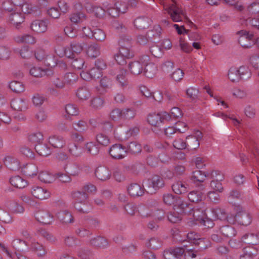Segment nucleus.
Listing matches in <instances>:
<instances>
[{"mask_svg":"<svg viewBox=\"0 0 259 259\" xmlns=\"http://www.w3.org/2000/svg\"><path fill=\"white\" fill-rule=\"evenodd\" d=\"M172 189L175 193L182 194L188 191V185L184 182L178 181L172 185Z\"/></svg>","mask_w":259,"mask_h":259,"instance_id":"a19ab883","label":"nucleus"},{"mask_svg":"<svg viewBox=\"0 0 259 259\" xmlns=\"http://www.w3.org/2000/svg\"><path fill=\"white\" fill-rule=\"evenodd\" d=\"M185 250L182 247H175L165 250L163 252L165 259H178L184 254Z\"/></svg>","mask_w":259,"mask_h":259,"instance_id":"4be33fe9","label":"nucleus"},{"mask_svg":"<svg viewBox=\"0 0 259 259\" xmlns=\"http://www.w3.org/2000/svg\"><path fill=\"white\" fill-rule=\"evenodd\" d=\"M14 40L17 43L34 45L36 42V38L29 34L17 35L14 37Z\"/></svg>","mask_w":259,"mask_h":259,"instance_id":"bb28decb","label":"nucleus"},{"mask_svg":"<svg viewBox=\"0 0 259 259\" xmlns=\"http://www.w3.org/2000/svg\"><path fill=\"white\" fill-rule=\"evenodd\" d=\"M31 75L35 77H42L47 75H49L52 73L51 70L48 69H42L39 67H32L29 70Z\"/></svg>","mask_w":259,"mask_h":259,"instance_id":"473e14b6","label":"nucleus"},{"mask_svg":"<svg viewBox=\"0 0 259 259\" xmlns=\"http://www.w3.org/2000/svg\"><path fill=\"white\" fill-rule=\"evenodd\" d=\"M49 21L47 19L35 20L30 25L31 30L37 33H45L47 31Z\"/></svg>","mask_w":259,"mask_h":259,"instance_id":"a211bd4d","label":"nucleus"},{"mask_svg":"<svg viewBox=\"0 0 259 259\" xmlns=\"http://www.w3.org/2000/svg\"><path fill=\"white\" fill-rule=\"evenodd\" d=\"M56 215L62 223L69 224L74 222L73 216L67 210H60L56 214Z\"/></svg>","mask_w":259,"mask_h":259,"instance_id":"c756f323","label":"nucleus"},{"mask_svg":"<svg viewBox=\"0 0 259 259\" xmlns=\"http://www.w3.org/2000/svg\"><path fill=\"white\" fill-rule=\"evenodd\" d=\"M220 232L225 237L229 238L234 237L236 233L234 228L230 226H225L221 227Z\"/></svg>","mask_w":259,"mask_h":259,"instance_id":"4d7b16f0","label":"nucleus"},{"mask_svg":"<svg viewBox=\"0 0 259 259\" xmlns=\"http://www.w3.org/2000/svg\"><path fill=\"white\" fill-rule=\"evenodd\" d=\"M203 135L201 132L197 131L193 135L188 136L186 138V148L189 150H194L199 146V141L202 139Z\"/></svg>","mask_w":259,"mask_h":259,"instance_id":"2eb2a0df","label":"nucleus"},{"mask_svg":"<svg viewBox=\"0 0 259 259\" xmlns=\"http://www.w3.org/2000/svg\"><path fill=\"white\" fill-rule=\"evenodd\" d=\"M128 194L132 197H139L143 195L144 189L139 184H132L127 188Z\"/></svg>","mask_w":259,"mask_h":259,"instance_id":"72a5a7b5","label":"nucleus"},{"mask_svg":"<svg viewBox=\"0 0 259 259\" xmlns=\"http://www.w3.org/2000/svg\"><path fill=\"white\" fill-rule=\"evenodd\" d=\"M71 196L75 201L74 207L78 212L88 213L92 209L88 201V196L85 192L74 191L71 193Z\"/></svg>","mask_w":259,"mask_h":259,"instance_id":"7ed1b4c3","label":"nucleus"},{"mask_svg":"<svg viewBox=\"0 0 259 259\" xmlns=\"http://www.w3.org/2000/svg\"><path fill=\"white\" fill-rule=\"evenodd\" d=\"M29 250L35 253L39 258H43L47 254V250L46 247L37 241L33 240L31 241L29 245Z\"/></svg>","mask_w":259,"mask_h":259,"instance_id":"6ab92c4d","label":"nucleus"},{"mask_svg":"<svg viewBox=\"0 0 259 259\" xmlns=\"http://www.w3.org/2000/svg\"><path fill=\"white\" fill-rule=\"evenodd\" d=\"M62 168L66 173L70 176H77L79 172L78 165L70 160L64 162L62 164Z\"/></svg>","mask_w":259,"mask_h":259,"instance_id":"b1692460","label":"nucleus"},{"mask_svg":"<svg viewBox=\"0 0 259 259\" xmlns=\"http://www.w3.org/2000/svg\"><path fill=\"white\" fill-rule=\"evenodd\" d=\"M9 181L13 187L19 189H23L27 185V181L19 176L11 177Z\"/></svg>","mask_w":259,"mask_h":259,"instance_id":"f704fd0d","label":"nucleus"},{"mask_svg":"<svg viewBox=\"0 0 259 259\" xmlns=\"http://www.w3.org/2000/svg\"><path fill=\"white\" fill-rule=\"evenodd\" d=\"M140 206L133 202H128L124 205V209L126 213L134 216L139 212Z\"/></svg>","mask_w":259,"mask_h":259,"instance_id":"49530a36","label":"nucleus"},{"mask_svg":"<svg viewBox=\"0 0 259 259\" xmlns=\"http://www.w3.org/2000/svg\"><path fill=\"white\" fill-rule=\"evenodd\" d=\"M30 192L35 198L39 200L47 199L50 197L51 195L48 190L37 186L32 187Z\"/></svg>","mask_w":259,"mask_h":259,"instance_id":"412c9836","label":"nucleus"},{"mask_svg":"<svg viewBox=\"0 0 259 259\" xmlns=\"http://www.w3.org/2000/svg\"><path fill=\"white\" fill-rule=\"evenodd\" d=\"M9 88L14 93H20L25 90L24 84L18 81H12L9 83Z\"/></svg>","mask_w":259,"mask_h":259,"instance_id":"6e6d98bb","label":"nucleus"},{"mask_svg":"<svg viewBox=\"0 0 259 259\" xmlns=\"http://www.w3.org/2000/svg\"><path fill=\"white\" fill-rule=\"evenodd\" d=\"M149 61V57L144 55L137 60L131 62L128 65V69L131 74L137 75L141 74L143 71L144 64Z\"/></svg>","mask_w":259,"mask_h":259,"instance_id":"6e6552de","label":"nucleus"},{"mask_svg":"<svg viewBox=\"0 0 259 259\" xmlns=\"http://www.w3.org/2000/svg\"><path fill=\"white\" fill-rule=\"evenodd\" d=\"M246 244L255 245L259 243V232L256 234H246L241 238Z\"/></svg>","mask_w":259,"mask_h":259,"instance_id":"c9c22d12","label":"nucleus"},{"mask_svg":"<svg viewBox=\"0 0 259 259\" xmlns=\"http://www.w3.org/2000/svg\"><path fill=\"white\" fill-rule=\"evenodd\" d=\"M239 75L238 68L231 67L229 68L228 72V77L232 82H239L240 80Z\"/></svg>","mask_w":259,"mask_h":259,"instance_id":"5fc2aeb1","label":"nucleus"},{"mask_svg":"<svg viewBox=\"0 0 259 259\" xmlns=\"http://www.w3.org/2000/svg\"><path fill=\"white\" fill-rule=\"evenodd\" d=\"M171 3L164 5V11L169 15L174 22H180L185 16V13L181 6L178 5L174 0H171Z\"/></svg>","mask_w":259,"mask_h":259,"instance_id":"20e7f679","label":"nucleus"},{"mask_svg":"<svg viewBox=\"0 0 259 259\" xmlns=\"http://www.w3.org/2000/svg\"><path fill=\"white\" fill-rule=\"evenodd\" d=\"M37 7L33 6L31 4L23 2L18 10L19 11L21 10L23 14H35L37 12Z\"/></svg>","mask_w":259,"mask_h":259,"instance_id":"603ef678","label":"nucleus"},{"mask_svg":"<svg viewBox=\"0 0 259 259\" xmlns=\"http://www.w3.org/2000/svg\"><path fill=\"white\" fill-rule=\"evenodd\" d=\"M96 177L100 180L105 181L109 180L111 176L110 170L106 167H98L95 172Z\"/></svg>","mask_w":259,"mask_h":259,"instance_id":"a878e982","label":"nucleus"},{"mask_svg":"<svg viewBox=\"0 0 259 259\" xmlns=\"http://www.w3.org/2000/svg\"><path fill=\"white\" fill-rule=\"evenodd\" d=\"M144 186L148 193H155L157 190L164 186L163 179L158 176L154 175L144 182Z\"/></svg>","mask_w":259,"mask_h":259,"instance_id":"423d86ee","label":"nucleus"},{"mask_svg":"<svg viewBox=\"0 0 259 259\" xmlns=\"http://www.w3.org/2000/svg\"><path fill=\"white\" fill-rule=\"evenodd\" d=\"M206 178H210V173L206 174L205 172L200 170H197L192 173L191 180L195 183L198 182L200 183L203 182Z\"/></svg>","mask_w":259,"mask_h":259,"instance_id":"ea45409f","label":"nucleus"},{"mask_svg":"<svg viewBox=\"0 0 259 259\" xmlns=\"http://www.w3.org/2000/svg\"><path fill=\"white\" fill-rule=\"evenodd\" d=\"M64 82L68 85L74 84L78 79V76L73 72L66 73L63 76Z\"/></svg>","mask_w":259,"mask_h":259,"instance_id":"864d4df0","label":"nucleus"},{"mask_svg":"<svg viewBox=\"0 0 259 259\" xmlns=\"http://www.w3.org/2000/svg\"><path fill=\"white\" fill-rule=\"evenodd\" d=\"M34 216L37 221L44 224L49 225L54 222L53 215L45 209L37 210L35 212Z\"/></svg>","mask_w":259,"mask_h":259,"instance_id":"dca6fc26","label":"nucleus"},{"mask_svg":"<svg viewBox=\"0 0 259 259\" xmlns=\"http://www.w3.org/2000/svg\"><path fill=\"white\" fill-rule=\"evenodd\" d=\"M104 104V100L100 97H96L90 101V105L94 109H100Z\"/></svg>","mask_w":259,"mask_h":259,"instance_id":"0e129e2a","label":"nucleus"},{"mask_svg":"<svg viewBox=\"0 0 259 259\" xmlns=\"http://www.w3.org/2000/svg\"><path fill=\"white\" fill-rule=\"evenodd\" d=\"M239 35L238 42L243 48H249L256 44L255 39H253V35L245 30H241L237 32Z\"/></svg>","mask_w":259,"mask_h":259,"instance_id":"f8f14e48","label":"nucleus"},{"mask_svg":"<svg viewBox=\"0 0 259 259\" xmlns=\"http://www.w3.org/2000/svg\"><path fill=\"white\" fill-rule=\"evenodd\" d=\"M182 209H181V205H180V212H176L175 211L173 212H170L167 215L168 220L169 222L172 223H179L182 220L181 214L183 213H181V211Z\"/></svg>","mask_w":259,"mask_h":259,"instance_id":"338daca9","label":"nucleus"},{"mask_svg":"<svg viewBox=\"0 0 259 259\" xmlns=\"http://www.w3.org/2000/svg\"><path fill=\"white\" fill-rule=\"evenodd\" d=\"M77 255L81 259H94V254L88 248H80L77 252Z\"/></svg>","mask_w":259,"mask_h":259,"instance_id":"680f3d73","label":"nucleus"},{"mask_svg":"<svg viewBox=\"0 0 259 259\" xmlns=\"http://www.w3.org/2000/svg\"><path fill=\"white\" fill-rule=\"evenodd\" d=\"M245 146L248 150L252 153L257 160H259V149L256 144L252 140H250L245 143Z\"/></svg>","mask_w":259,"mask_h":259,"instance_id":"bf43d9fd","label":"nucleus"},{"mask_svg":"<svg viewBox=\"0 0 259 259\" xmlns=\"http://www.w3.org/2000/svg\"><path fill=\"white\" fill-rule=\"evenodd\" d=\"M103 131L105 134H99L96 136V140L98 143L104 146H108L110 143V139L109 136H113L114 138L118 140H121L123 139L122 132H118L117 128H113L111 123L107 122L103 125Z\"/></svg>","mask_w":259,"mask_h":259,"instance_id":"f03ea898","label":"nucleus"},{"mask_svg":"<svg viewBox=\"0 0 259 259\" xmlns=\"http://www.w3.org/2000/svg\"><path fill=\"white\" fill-rule=\"evenodd\" d=\"M5 207L15 214H23L25 211L23 205L15 200L7 201L5 203Z\"/></svg>","mask_w":259,"mask_h":259,"instance_id":"f3484780","label":"nucleus"},{"mask_svg":"<svg viewBox=\"0 0 259 259\" xmlns=\"http://www.w3.org/2000/svg\"><path fill=\"white\" fill-rule=\"evenodd\" d=\"M170 119L169 114L166 112L152 113L149 114L147 117V121L152 126H159L164 120Z\"/></svg>","mask_w":259,"mask_h":259,"instance_id":"9b49d317","label":"nucleus"},{"mask_svg":"<svg viewBox=\"0 0 259 259\" xmlns=\"http://www.w3.org/2000/svg\"><path fill=\"white\" fill-rule=\"evenodd\" d=\"M111 80L109 78L104 76L100 80L98 90L101 94L104 93L106 92L108 89H109L111 87Z\"/></svg>","mask_w":259,"mask_h":259,"instance_id":"c03bdc74","label":"nucleus"},{"mask_svg":"<svg viewBox=\"0 0 259 259\" xmlns=\"http://www.w3.org/2000/svg\"><path fill=\"white\" fill-rule=\"evenodd\" d=\"M72 127L75 131L82 133L87 130L88 124L87 122L84 120H79L77 121L73 122Z\"/></svg>","mask_w":259,"mask_h":259,"instance_id":"3c124183","label":"nucleus"},{"mask_svg":"<svg viewBox=\"0 0 259 259\" xmlns=\"http://www.w3.org/2000/svg\"><path fill=\"white\" fill-rule=\"evenodd\" d=\"M91 243L96 247L104 248L108 245L107 240L104 237L98 236L92 239Z\"/></svg>","mask_w":259,"mask_h":259,"instance_id":"8fccbe9b","label":"nucleus"},{"mask_svg":"<svg viewBox=\"0 0 259 259\" xmlns=\"http://www.w3.org/2000/svg\"><path fill=\"white\" fill-rule=\"evenodd\" d=\"M227 221L231 224L238 223L243 226H248L250 224L252 218L250 214L247 212L243 210L242 208H239L234 218L228 217Z\"/></svg>","mask_w":259,"mask_h":259,"instance_id":"39448f33","label":"nucleus"},{"mask_svg":"<svg viewBox=\"0 0 259 259\" xmlns=\"http://www.w3.org/2000/svg\"><path fill=\"white\" fill-rule=\"evenodd\" d=\"M211 181L210 183V188L213 191L221 193L224 188L221 182L224 179V176L218 171L213 170L210 172V178Z\"/></svg>","mask_w":259,"mask_h":259,"instance_id":"9d476101","label":"nucleus"},{"mask_svg":"<svg viewBox=\"0 0 259 259\" xmlns=\"http://www.w3.org/2000/svg\"><path fill=\"white\" fill-rule=\"evenodd\" d=\"M76 95L80 101H83L89 99L91 93L86 87H81L77 90Z\"/></svg>","mask_w":259,"mask_h":259,"instance_id":"de8ad7c7","label":"nucleus"},{"mask_svg":"<svg viewBox=\"0 0 259 259\" xmlns=\"http://www.w3.org/2000/svg\"><path fill=\"white\" fill-rule=\"evenodd\" d=\"M11 106L14 110L22 111L27 108V103L24 99L17 98L12 101Z\"/></svg>","mask_w":259,"mask_h":259,"instance_id":"4c0bfd02","label":"nucleus"},{"mask_svg":"<svg viewBox=\"0 0 259 259\" xmlns=\"http://www.w3.org/2000/svg\"><path fill=\"white\" fill-rule=\"evenodd\" d=\"M200 191H192L188 195V199L193 202H197L202 200L204 197L202 191L205 189V186L203 184L199 186Z\"/></svg>","mask_w":259,"mask_h":259,"instance_id":"cd10ccee","label":"nucleus"},{"mask_svg":"<svg viewBox=\"0 0 259 259\" xmlns=\"http://www.w3.org/2000/svg\"><path fill=\"white\" fill-rule=\"evenodd\" d=\"M38 179L42 182L50 183L54 181L55 175L54 176L48 171H42L39 173Z\"/></svg>","mask_w":259,"mask_h":259,"instance_id":"052dcab7","label":"nucleus"},{"mask_svg":"<svg viewBox=\"0 0 259 259\" xmlns=\"http://www.w3.org/2000/svg\"><path fill=\"white\" fill-rule=\"evenodd\" d=\"M49 143L55 148H62L65 145L64 138L60 136L52 135L48 139Z\"/></svg>","mask_w":259,"mask_h":259,"instance_id":"c85d7f7f","label":"nucleus"},{"mask_svg":"<svg viewBox=\"0 0 259 259\" xmlns=\"http://www.w3.org/2000/svg\"><path fill=\"white\" fill-rule=\"evenodd\" d=\"M136 115V111L132 108H125L121 109V119H131Z\"/></svg>","mask_w":259,"mask_h":259,"instance_id":"774afa93","label":"nucleus"},{"mask_svg":"<svg viewBox=\"0 0 259 259\" xmlns=\"http://www.w3.org/2000/svg\"><path fill=\"white\" fill-rule=\"evenodd\" d=\"M240 80H247L251 76V72L249 68L246 65H242L238 68Z\"/></svg>","mask_w":259,"mask_h":259,"instance_id":"37998d69","label":"nucleus"},{"mask_svg":"<svg viewBox=\"0 0 259 259\" xmlns=\"http://www.w3.org/2000/svg\"><path fill=\"white\" fill-rule=\"evenodd\" d=\"M86 53L90 58H96L100 55V46L97 44H92L87 48Z\"/></svg>","mask_w":259,"mask_h":259,"instance_id":"58836bf2","label":"nucleus"},{"mask_svg":"<svg viewBox=\"0 0 259 259\" xmlns=\"http://www.w3.org/2000/svg\"><path fill=\"white\" fill-rule=\"evenodd\" d=\"M85 149L88 153L92 155H96L99 152V148L92 142L87 143L85 144Z\"/></svg>","mask_w":259,"mask_h":259,"instance_id":"69168bd1","label":"nucleus"},{"mask_svg":"<svg viewBox=\"0 0 259 259\" xmlns=\"http://www.w3.org/2000/svg\"><path fill=\"white\" fill-rule=\"evenodd\" d=\"M109 153L113 158L121 159L126 156L127 149L125 146L120 144H115L110 147Z\"/></svg>","mask_w":259,"mask_h":259,"instance_id":"4468645a","label":"nucleus"},{"mask_svg":"<svg viewBox=\"0 0 259 259\" xmlns=\"http://www.w3.org/2000/svg\"><path fill=\"white\" fill-rule=\"evenodd\" d=\"M144 66H145L144 69L145 75L150 78L154 77L157 71V68L156 65L152 62H150L149 61L146 64H144Z\"/></svg>","mask_w":259,"mask_h":259,"instance_id":"2f4dec72","label":"nucleus"},{"mask_svg":"<svg viewBox=\"0 0 259 259\" xmlns=\"http://www.w3.org/2000/svg\"><path fill=\"white\" fill-rule=\"evenodd\" d=\"M127 71L125 69H121L119 71L116 77V80L121 87H126L128 84L127 78Z\"/></svg>","mask_w":259,"mask_h":259,"instance_id":"79ce46f5","label":"nucleus"},{"mask_svg":"<svg viewBox=\"0 0 259 259\" xmlns=\"http://www.w3.org/2000/svg\"><path fill=\"white\" fill-rule=\"evenodd\" d=\"M148 247L152 249H157L162 246V241L158 237H152L146 243Z\"/></svg>","mask_w":259,"mask_h":259,"instance_id":"13d9d810","label":"nucleus"},{"mask_svg":"<svg viewBox=\"0 0 259 259\" xmlns=\"http://www.w3.org/2000/svg\"><path fill=\"white\" fill-rule=\"evenodd\" d=\"M109 15L113 17L118 16L120 14L126 13L128 9V4L124 2H117L113 6L107 3L104 4Z\"/></svg>","mask_w":259,"mask_h":259,"instance_id":"0eeeda50","label":"nucleus"},{"mask_svg":"<svg viewBox=\"0 0 259 259\" xmlns=\"http://www.w3.org/2000/svg\"><path fill=\"white\" fill-rule=\"evenodd\" d=\"M181 213H184L188 217L187 223L189 226L199 224L200 221L204 216L207 217L206 207L205 204L202 203L199 206L193 208L191 205L187 203L181 204Z\"/></svg>","mask_w":259,"mask_h":259,"instance_id":"f257e3e1","label":"nucleus"},{"mask_svg":"<svg viewBox=\"0 0 259 259\" xmlns=\"http://www.w3.org/2000/svg\"><path fill=\"white\" fill-rule=\"evenodd\" d=\"M22 172L24 175L28 177L36 176L38 169L37 166L33 164H28L22 168Z\"/></svg>","mask_w":259,"mask_h":259,"instance_id":"a18cd8bd","label":"nucleus"},{"mask_svg":"<svg viewBox=\"0 0 259 259\" xmlns=\"http://www.w3.org/2000/svg\"><path fill=\"white\" fill-rule=\"evenodd\" d=\"M10 13L7 18L8 23L16 29L20 28L25 19L24 14L17 9Z\"/></svg>","mask_w":259,"mask_h":259,"instance_id":"ddd939ff","label":"nucleus"},{"mask_svg":"<svg viewBox=\"0 0 259 259\" xmlns=\"http://www.w3.org/2000/svg\"><path fill=\"white\" fill-rule=\"evenodd\" d=\"M84 43L83 42H79L76 40L73 41L70 44V48H69L72 52V56L73 53H80L84 47Z\"/></svg>","mask_w":259,"mask_h":259,"instance_id":"e2e57ef3","label":"nucleus"},{"mask_svg":"<svg viewBox=\"0 0 259 259\" xmlns=\"http://www.w3.org/2000/svg\"><path fill=\"white\" fill-rule=\"evenodd\" d=\"M35 151L43 156H47L52 153L51 149L46 144H37L35 146Z\"/></svg>","mask_w":259,"mask_h":259,"instance_id":"09e8293b","label":"nucleus"},{"mask_svg":"<svg viewBox=\"0 0 259 259\" xmlns=\"http://www.w3.org/2000/svg\"><path fill=\"white\" fill-rule=\"evenodd\" d=\"M187 129V125L185 122H179L177 123L176 127L168 126L165 128L164 133L167 137H170L172 134L175 133L176 131L184 133Z\"/></svg>","mask_w":259,"mask_h":259,"instance_id":"393cba45","label":"nucleus"},{"mask_svg":"<svg viewBox=\"0 0 259 259\" xmlns=\"http://www.w3.org/2000/svg\"><path fill=\"white\" fill-rule=\"evenodd\" d=\"M151 22L148 17H139L134 21V25L139 29H144L149 27Z\"/></svg>","mask_w":259,"mask_h":259,"instance_id":"e433bc0d","label":"nucleus"},{"mask_svg":"<svg viewBox=\"0 0 259 259\" xmlns=\"http://www.w3.org/2000/svg\"><path fill=\"white\" fill-rule=\"evenodd\" d=\"M11 245L17 251L15 253L17 259H29L26 256L19 252L29 251V245L25 241L20 238H15L12 240Z\"/></svg>","mask_w":259,"mask_h":259,"instance_id":"1a4fd4ad","label":"nucleus"},{"mask_svg":"<svg viewBox=\"0 0 259 259\" xmlns=\"http://www.w3.org/2000/svg\"><path fill=\"white\" fill-rule=\"evenodd\" d=\"M55 53L60 57L66 56L68 58L72 57V52L69 48H66L60 44L56 45L54 47Z\"/></svg>","mask_w":259,"mask_h":259,"instance_id":"7c9ffc66","label":"nucleus"},{"mask_svg":"<svg viewBox=\"0 0 259 259\" xmlns=\"http://www.w3.org/2000/svg\"><path fill=\"white\" fill-rule=\"evenodd\" d=\"M3 161L5 165L12 170L16 171L19 170L20 167V161L13 156H6Z\"/></svg>","mask_w":259,"mask_h":259,"instance_id":"5701e85b","label":"nucleus"},{"mask_svg":"<svg viewBox=\"0 0 259 259\" xmlns=\"http://www.w3.org/2000/svg\"><path fill=\"white\" fill-rule=\"evenodd\" d=\"M80 77L84 80L99 78L102 75V72L96 67H93L89 70H82L80 73Z\"/></svg>","mask_w":259,"mask_h":259,"instance_id":"aec40b11","label":"nucleus"}]
</instances>
